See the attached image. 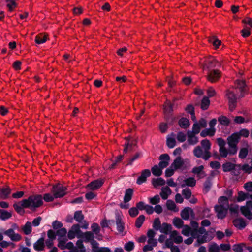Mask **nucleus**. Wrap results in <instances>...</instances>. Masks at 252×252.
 Here are the masks:
<instances>
[{"mask_svg":"<svg viewBox=\"0 0 252 252\" xmlns=\"http://www.w3.org/2000/svg\"><path fill=\"white\" fill-rule=\"evenodd\" d=\"M15 0H7V1H6V2H8L6 6L8 8L9 11H12L13 8L16 7L17 4L15 2Z\"/></svg>","mask_w":252,"mask_h":252,"instance_id":"052dcab7","label":"nucleus"},{"mask_svg":"<svg viewBox=\"0 0 252 252\" xmlns=\"http://www.w3.org/2000/svg\"><path fill=\"white\" fill-rule=\"evenodd\" d=\"M76 246H77V248L78 249H80V252H86V249H85V248L83 244V241L81 239H79L78 240H77V241L76 242Z\"/></svg>","mask_w":252,"mask_h":252,"instance_id":"774afa93","label":"nucleus"},{"mask_svg":"<svg viewBox=\"0 0 252 252\" xmlns=\"http://www.w3.org/2000/svg\"><path fill=\"white\" fill-rule=\"evenodd\" d=\"M160 198L158 194L150 198V203L153 205H156L160 202Z\"/></svg>","mask_w":252,"mask_h":252,"instance_id":"69168bd1","label":"nucleus"},{"mask_svg":"<svg viewBox=\"0 0 252 252\" xmlns=\"http://www.w3.org/2000/svg\"><path fill=\"white\" fill-rule=\"evenodd\" d=\"M201 127L199 126V124H197V122H195L192 126V130H188L187 132H191V133L197 134L200 131Z\"/></svg>","mask_w":252,"mask_h":252,"instance_id":"ea45409f","label":"nucleus"},{"mask_svg":"<svg viewBox=\"0 0 252 252\" xmlns=\"http://www.w3.org/2000/svg\"><path fill=\"white\" fill-rule=\"evenodd\" d=\"M210 105V100L207 96H204L201 101L200 107L203 110H207Z\"/></svg>","mask_w":252,"mask_h":252,"instance_id":"2f4dec72","label":"nucleus"},{"mask_svg":"<svg viewBox=\"0 0 252 252\" xmlns=\"http://www.w3.org/2000/svg\"><path fill=\"white\" fill-rule=\"evenodd\" d=\"M228 208L229 207L224 206L223 204L216 205L214 206V210L217 214V217L219 219H224L226 216Z\"/></svg>","mask_w":252,"mask_h":252,"instance_id":"423d86ee","label":"nucleus"},{"mask_svg":"<svg viewBox=\"0 0 252 252\" xmlns=\"http://www.w3.org/2000/svg\"><path fill=\"white\" fill-rule=\"evenodd\" d=\"M151 172L149 169H146L142 170L140 175L137 178L136 183L138 185H141L145 183L147 178L151 176Z\"/></svg>","mask_w":252,"mask_h":252,"instance_id":"9b49d317","label":"nucleus"},{"mask_svg":"<svg viewBox=\"0 0 252 252\" xmlns=\"http://www.w3.org/2000/svg\"><path fill=\"white\" fill-rule=\"evenodd\" d=\"M241 165L240 164H236L234 169L232 170V174L235 176H238L241 174Z\"/></svg>","mask_w":252,"mask_h":252,"instance_id":"3c124183","label":"nucleus"},{"mask_svg":"<svg viewBox=\"0 0 252 252\" xmlns=\"http://www.w3.org/2000/svg\"><path fill=\"white\" fill-rule=\"evenodd\" d=\"M165 245L171 249V252H173V232L170 233V239L166 240Z\"/></svg>","mask_w":252,"mask_h":252,"instance_id":"e433bc0d","label":"nucleus"},{"mask_svg":"<svg viewBox=\"0 0 252 252\" xmlns=\"http://www.w3.org/2000/svg\"><path fill=\"white\" fill-rule=\"evenodd\" d=\"M21 229L25 235L30 234L32 231L31 223L29 221H27L25 224L22 227Z\"/></svg>","mask_w":252,"mask_h":252,"instance_id":"cd10ccee","label":"nucleus"},{"mask_svg":"<svg viewBox=\"0 0 252 252\" xmlns=\"http://www.w3.org/2000/svg\"><path fill=\"white\" fill-rule=\"evenodd\" d=\"M161 225L162 224H161L159 218L158 217L155 218L153 223V228L157 231L159 230L160 227H161Z\"/></svg>","mask_w":252,"mask_h":252,"instance_id":"79ce46f5","label":"nucleus"},{"mask_svg":"<svg viewBox=\"0 0 252 252\" xmlns=\"http://www.w3.org/2000/svg\"><path fill=\"white\" fill-rule=\"evenodd\" d=\"M193 210L189 207L185 208L181 212V217L185 220H188L189 219V215L193 214Z\"/></svg>","mask_w":252,"mask_h":252,"instance_id":"aec40b11","label":"nucleus"},{"mask_svg":"<svg viewBox=\"0 0 252 252\" xmlns=\"http://www.w3.org/2000/svg\"><path fill=\"white\" fill-rule=\"evenodd\" d=\"M201 145L204 149V159L207 160L211 157V153L209 152L211 149V143L209 140L205 139L201 141Z\"/></svg>","mask_w":252,"mask_h":252,"instance_id":"6e6552de","label":"nucleus"},{"mask_svg":"<svg viewBox=\"0 0 252 252\" xmlns=\"http://www.w3.org/2000/svg\"><path fill=\"white\" fill-rule=\"evenodd\" d=\"M67 233V230L66 228L64 227H62L56 231L57 236H58L60 237H63L66 236Z\"/></svg>","mask_w":252,"mask_h":252,"instance_id":"0e129e2a","label":"nucleus"},{"mask_svg":"<svg viewBox=\"0 0 252 252\" xmlns=\"http://www.w3.org/2000/svg\"><path fill=\"white\" fill-rule=\"evenodd\" d=\"M223 171L224 172H227L232 171L234 169L236 164H233L230 162H226V163L222 164Z\"/></svg>","mask_w":252,"mask_h":252,"instance_id":"c756f323","label":"nucleus"},{"mask_svg":"<svg viewBox=\"0 0 252 252\" xmlns=\"http://www.w3.org/2000/svg\"><path fill=\"white\" fill-rule=\"evenodd\" d=\"M221 76V72L217 69L210 70L207 74V79L212 83L217 81Z\"/></svg>","mask_w":252,"mask_h":252,"instance_id":"1a4fd4ad","label":"nucleus"},{"mask_svg":"<svg viewBox=\"0 0 252 252\" xmlns=\"http://www.w3.org/2000/svg\"><path fill=\"white\" fill-rule=\"evenodd\" d=\"M236 133H237L240 137V139L241 138V137H248L249 136L250 132L246 128L242 129L239 131V132H235Z\"/></svg>","mask_w":252,"mask_h":252,"instance_id":"680f3d73","label":"nucleus"},{"mask_svg":"<svg viewBox=\"0 0 252 252\" xmlns=\"http://www.w3.org/2000/svg\"><path fill=\"white\" fill-rule=\"evenodd\" d=\"M193 155L197 158H202L204 159V151H203L200 146H196L193 151Z\"/></svg>","mask_w":252,"mask_h":252,"instance_id":"b1692460","label":"nucleus"},{"mask_svg":"<svg viewBox=\"0 0 252 252\" xmlns=\"http://www.w3.org/2000/svg\"><path fill=\"white\" fill-rule=\"evenodd\" d=\"M82 237L85 238V242H88L89 241L91 242L94 238V236L93 233L90 231H87L81 235Z\"/></svg>","mask_w":252,"mask_h":252,"instance_id":"c9c22d12","label":"nucleus"},{"mask_svg":"<svg viewBox=\"0 0 252 252\" xmlns=\"http://www.w3.org/2000/svg\"><path fill=\"white\" fill-rule=\"evenodd\" d=\"M180 126L184 129L187 128L189 126V122L188 119L184 117L181 118L178 122Z\"/></svg>","mask_w":252,"mask_h":252,"instance_id":"7c9ffc66","label":"nucleus"},{"mask_svg":"<svg viewBox=\"0 0 252 252\" xmlns=\"http://www.w3.org/2000/svg\"><path fill=\"white\" fill-rule=\"evenodd\" d=\"M215 130H212V129L206 128L201 131L200 135L202 137H205L207 136H213L215 135Z\"/></svg>","mask_w":252,"mask_h":252,"instance_id":"473e14b6","label":"nucleus"},{"mask_svg":"<svg viewBox=\"0 0 252 252\" xmlns=\"http://www.w3.org/2000/svg\"><path fill=\"white\" fill-rule=\"evenodd\" d=\"M249 193H244L243 191H239L238 192V197L237 201L238 202L243 201L247 199H248Z\"/></svg>","mask_w":252,"mask_h":252,"instance_id":"8fccbe9b","label":"nucleus"},{"mask_svg":"<svg viewBox=\"0 0 252 252\" xmlns=\"http://www.w3.org/2000/svg\"><path fill=\"white\" fill-rule=\"evenodd\" d=\"M166 144L169 148H173V132L167 136Z\"/></svg>","mask_w":252,"mask_h":252,"instance_id":"c03bdc74","label":"nucleus"},{"mask_svg":"<svg viewBox=\"0 0 252 252\" xmlns=\"http://www.w3.org/2000/svg\"><path fill=\"white\" fill-rule=\"evenodd\" d=\"M92 231L96 235H98L100 231V227L97 223H93L91 225Z\"/></svg>","mask_w":252,"mask_h":252,"instance_id":"6e6d98bb","label":"nucleus"},{"mask_svg":"<svg viewBox=\"0 0 252 252\" xmlns=\"http://www.w3.org/2000/svg\"><path fill=\"white\" fill-rule=\"evenodd\" d=\"M242 36L244 38H247L251 35V28L249 27L245 26V28L241 31Z\"/></svg>","mask_w":252,"mask_h":252,"instance_id":"a18cd8bd","label":"nucleus"},{"mask_svg":"<svg viewBox=\"0 0 252 252\" xmlns=\"http://www.w3.org/2000/svg\"><path fill=\"white\" fill-rule=\"evenodd\" d=\"M47 40V35H38L35 37V41L37 44H41L45 43Z\"/></svg>","mask_w":252,"mask_h":252,"instance_id":"4c0bfd02","label":"nucleus"},{"mask_svg":"<svg viewBox=\"0 0 252 252\" xmlns=\"http://www.w3.org/2000/svg\"><path fill=\"white\" fill-rule=\"evenodd\" d=\"M172 229V227L171 224L164 222L162 224L161 227H160L159 231L162 233L168 234L173 232L171 231Z\"/></svg>","mask_w":252,"mask_h":252,"instance_id":"4be33fe9","label":"nucleus"},{"mask_svg":"<svg viewBox=\"0 0 252 252\" xmlns=\"http://www.w3.org/2000/svg\"><path fill=\"white\" fill-rule=\"evenodd\" d=\"M240 139L239 135L235 132L232 134L227 138L230 155H234L237 153L238 150L237 144Z\"/></svg>","mask_w":252,"mask_h":252,"instance_id":"7ed1b4c3","label":"nucleus"},{"mask_svg":"<svg viewBox=\"0 0 252 252\" xmlns=\"http://www.w3.org/2000/svg\"><path fill=\"white\" fill-rule=\"evenodd\" d=\"M70 229H71L77 235L78 238H81V235L83 234V232L80 230V226L79 224H76L72 226Z\"/></svg>","mask_w":252,"mask_h":252,"instance_id":"f704fd0d","label":"nucleus"},{"mask_svg":"<svg viewBox=\"0 0 252 252\" xmlns=\"http://www.w3.org/2000/svg\"><path fill=\"white\" fill-rule=\"evenodd\" d=\"M104 181L102 179H98L92 181L86 186L89 189L95 190L100 188L104 184Z\"/></svg>","mask_w":252,"mask_h":252,"instance_id":"9d476101","label":"nucleus"},{"mask_svg":"<svg viewBox=\"0 0 252 252\" xmlns=\"http://www.w3.org/2000/svg\"><path fill=\"white\" fill-rule=\"evenodd\" d=\"M226 96L229 101V108L231 111L236 108L237 105V96L233 92L227 91Z\"/></svg>","mask_w":252,"mask_h":252,"instance_id":"0eeeda50","label":"nucleus"},{"mask_svg":"<svg viewBox=\"0 0 252 252\" xmlns=\"http://www.w3.org/2000/svg\"><path fill=\"white\" fill-rule=\"evenodd\" d=\"M33 248L37 251L44 250L45 248L44 238L41 237L33 244Z\"/></svg>","mask_w":252,"mask_h":252,"instance_id":"f3484780","label":"nucleus"},{"mask_svg":"<svg viewBox=\"0 0 252 252\" xmlns=\"http://www.w3.org/2000/svg\"><path fill=\"white\" fill-rule=\"evenodd\" d=\"M248 154V150L247 148H243L241 149L239 154V158L241 159H244L246 158Z\"/></svg>","mask_w":252,"mask_h":252,"instance_id":"4d7b16f0","label":"nucleus"},{"mask_svg":"<svg viewBox=\"0 0 252 252\" xmlns=\"http://www.w3.org/2000/svg\"><path fill=\"white\" fill-rule=\"evenodd\" d=\"M21 203L22 206L24 208H30L33 210L43 205V196L41 194L32 195L27 199H23Z\"/></svg>","mask_w":252,"mask_h":252,"instance_id":"f03ea898","label":"nucleus"},{"mask_svg":"<svg viewBox=\"0 0 252 252\" xmlns=\"http://www.w3.org/2000/svg\"><path fill=\"white\" fill-rule=\"evenodd\" d=\"M123 158V155H120L118 157H117L112 163V164L109 167V168L110 169H113L115 168L116 166H117V164L119 162H120Z\"/></svg>","mask_w":252,"mask_h":252,"instance_id":"49530a36","label":"nucleus"},{"mask_svg":"<svg viewBox=\"0 0 252 252\" xmlns=\"http://www.w3.org/2000/svg\"><path fill=\"white\" fill-rule=\"evenodd\" d=\"M213 173H211V174L206 178V181L203 184V190L206 193L209 192L211 189L212 186V181L213 180Z\"/></svg>","mask_w":252,"mask_h":252,"instance_id":"4468645a","label":"nucleus"},{"mask_svg":"<svg viewBox=\"0 0 252 252\" xmlns=\"http://www.w3.org/2000/svg\"><path fill=\"white\" fill-rule=\"evenodd\" d=\"M116 224L117 230L119 232H123L125 229V223L123 222L121 217L118 214L116 215Z\"/></svg>","mask_w":252,"mask_h":252,"instance_id":"6ab92c4d","label":"nucleus"},{"mask_svg":"<svg viewBox=\"0 0 252 252\" xmlns=\"http://www.w3.org/2000/svg\"><path fill=\"white\" fill-rule=\"evenodd\" d=\"M11 190L9 187L1 188L0 187V198L5 200L8 198L11 193Z\"/></svg>","mask_w":252,"mask_h":252,"instance_id":"a211bd4d","label":"nucleus"},{"mask_svg":"<svg viewBox=\"0 0 252 252\" xmlns=\"http://www.w3.org/2000/svg\"><path fill=\"white\" fill-rule=\"evenodd\" d=\"M12 216L10 212L3 209H0V219L2 220H5Z\"/></svg>","mask_w":252,"mask_h":252,"instance_id":"c85d7f7f","label":"nucleus"},{"mask_svg":"<svg viewBox=\"0 0 252 252\" xmlns=\"http://www.w3.org/2000/svg\"><path fill=\"white\" fill-rule=\"evenodd\" d=\"M151 183L154 187L157 189L158 187L163 186L165 184V181L161 177L153 178Z\"/></svg>","mask_w":252,"mask_h":252,"instance_id":"412c9836","label":"nucleus"},{"mask_svg":"<svg viewBox=\"0 0 252 252\" xmlns=\"http://www.w3.org/2000/svg\"><path fill=\"white\" fill-rule=\"evenodd\" d=\"M182 193L185 198L187 199L190 198L191 196V190L189 188H186L183 189Z\"/></svg>","mask_w":252,"mask_h":252,"instance_id":"e2e57ef3","label":"nucleus"},{"mask_svg":"<svg viewBox=\"0 0 252 252\" xmlns=\"http://www.w3.org/2000/svg\"><path fill=\"white\" fill-rule=\"evenodd\" d=\"M220 205L223 204L224 206L229 207L228 198L226 196H221L218 199Z\"/></svg>","mask_w":252,"mask_h":252,"instance_id":"13d9d810","label":"nucleus"},{"mask_svg":"<svg viewBox=\"0 0 252 252\" xmlns=\"http://www.w3.org/2000/svg\"><path fill=\"white\" fill-rule=\"evenodd\" d=\"M240 210L241 213L248 219L251 220L252 219V213L249 207L242 206L240 208Z\"/></svg>","mask_w":252,"mask_h":252,"instance_id":"5701e85b","label":"nucleus"},{"mask_svg":"<svg viewBox=\"0 0 252 252\" xmlns=\"http://www.w3.org/2000/svg\"><path fill=\"white\" fill-rule=\"evenodd\" d=\"M13 208L16 211L17 213L20 215H23L25 213V211L23 209V206H22L21 204L19 205L17 203H14L13 204Z\"/></svg>","mask_w":252,"mask_h":252,"instance_id":"864d4df0","label":"nucleus"},{"mask_svg":"<svg viewBox=\"0 0 252 252\" xmlns=\"http://www.w3.org/2000/svg\"><path fill=\"white\" fill-rule=\"evenodd\" d=\"M66 190L67 188L65 186H63L59 183L53 186L51 192L53 193L55 198H62L65 195Z\"/></svg>","mask_w":252,"mask_h":252,"instance_id":"20e7f679","label":"nucleus"},{"mask_svg":"<svg viewBox=\"0 0 252 252\" xmlns=\"http://www.w3.org/2000/svg\"><path fill=\"white\" fill-rule=\"evenodd\" d=\"M124 248L127 252H131L134 248V243L132 241H128L124 245Z\"/></svg>","mask_w":252,"mask_h":252,"instance_id":"5fc2aeb1","label":"nucleus"},{"mask_svg":"<svg viewBox=\"0 0 252 252\" xmlns=\"http://www.w3.org/2000/svg\"><path fill=\"white\" fill-rule=\"evenodd\" d=\"M162 169L161 168V167L158 165H155L153 167L151 168V171L152 174L157 177H159L161 176L162 174Z\"/></svg>","mask_w":252,"mask_h":252,"instance_id":"bb28decb","label":"nucleus"},{"mask_svg":"<svg viewBox=\"0 0 252 252\" xmlns=\"http://www.w3.org/2000/svg\"><path fill=\"white\" fill-rule=\"evenodd\" d=\"M133 193V190L132 189L128 188L126 190L124 197V201L125 203L128 202L131 199Z\"/></svg>","mask_w":252,"mask_h":252,"instance_id":"393cba45","label":"nucleus"},{"mask_svg":"<svg viewBox=\"0 0 252 252\" xmlns=\"http://www.w3.org/2000/svg\"><path fill=\"white\" fill-rule=\"evenodd\" d=\"M159 160L160 162L158 165L163 169L169 165L170 157L168 154H163L159 156Z\"/></svg>","mask_w":252,"mask_h":252,"instance_id":"f8f14e48","label":"nucleus"},{"mask_svg":"<svg viewBox=\"0 0 252 252\" xmlns=\"http://www.w3.org/2000/svg\"><path fill=\"white\" fill-rule=\"evenodd\" d=\"M163 112L165 122L161 123L159 126L160 131L163 133L173 125V104L170 100H167L164 103Z\"/></svg>","mask_w":252,"mask_h":252,"instance_id":"f257e3e1","label":"nucleus"},{"mask_svg":"<svg viewBox=\"0 0 252 252\" xmlns=\"http://www.w3.org/2000/svg\"><path fill=\"white\" fill-rule=\"evenodd\" d=\"M220 247L217 243L213 242L208 247L209 252H219Z\"/></svg>","mask_w":252,"mask_h":252,"instance_id":"37998d69","label":"nucleus"},{"mask_svg":"<svg viewBox=\"0 0 252 252\" xmlns=\"http://www.w3.org/2000/svg\"><path fill=\"white\" fill-rule=\"evenodd\" d=\"M174 226L178 228H182L184 226V221L179 218L174 217Z\"/></svg>","mask_w":252,"mask_h":252,"instance_id":"603ef678","label":"nucleus"},{"mask_svg":"<svg viewBox=\"0 0 252 252\" xmlns=\"http://www.w3.org/2000/svg\"><path fill=\"white\" fill-rule=\"evenodd\" d=\"M217 61L213 58H209L206 61L205 66L208 69H210L212 68L216 67L217 65Z\"/></svg>","mask_w":252,"mask_h":252,"instance_id":"a878e982","label":"nucleus"},{"mask_svg":"<svg viewBox=\"0 0 252 252\" xmlns=\"http://www.w3.org/2000/svg\"><path fill=\"white\" fill-rule=\"evenodd\" d=\"M233 223L234 225L240 230L244 229L247 225L246 220L243 218H238L234 219Z\"/></svg>","mask_w":252,"mask_h":252,"instance_id":"ddd939ff","label":"nucleus"},{"mask_svg":"<svg viewBox=\"0 0 252 252\" xmlns=\"http://www.w3.org/2000/svg\"><path fill=\"white\" fill-rule=\"evenodd\" d=\"M73 218L77 222L81 223L84 219V216L81 211H76L74 212Z\"/></svg>","mask_w":252,"mask_h":252,"instance_id":"72a5a7b5","label":"nucleus"},{"mask_svg":"<svg viewBox=\"0 0 252 252\" xmlns=\"http://www.w3.org/2000/svg\"><path fill=\"white\" fill-rule=\"evenodd\" d=\"M189 165L188 159H183L181 156H178L174 159V171L178 169L186 170Z\"/></svg>","mask_w":252,"mask_h":252,"instance_id":"39448f33","label":"nucleus"},{"mask_svg":"<svg viewBox=\"0 0 252 252\" xmlns=\"http://www.w3.org/2000/svg\"><path fill=\"white\" fill-rule=\"evenodd\" d=\"M183 226L184 227L182 231V233L186 236H189L191 231V227L188 225H186Z\"/></svg>","mask_w":252,"mask_h":252,"instance_id":"bf43d9fd","label":"nucleus"},{"mask_svg":"<svg viewBox=\"0 0 252 252\" xmlns=\"http://www.w3.org/2000/svg\"><path fill=\"white\" fill-rule=\"evenodd\" d=\"M219 153L221 158H226L227 155H229V149L227 150L225 147L219 148Z\"/></svg>","mask_w":252,"mask_h":252,"instance_id":"09e8293b","label":"nucleus"},{"mask_svg":"<svg viewBox=\"0 0 252 252\" xmlns=\"http://www.w3.org/2000/svg\"><path fill=\"white\" fill-rule=\"evenodd\" d=\"M196 135L191 132H187V142L189 145H195L198 142V138Z\"/></svg>","mask_w":252,"mask_h":252,"instance_id":"2eb2a0df","label":"nucleus"},{"mask_svg":"<svg viewBox=\"0 0 252 252\" xmlns=\"http://www.w3.org/2000/svg\"><path fill=\"white\" fill-rule=\"evenodd\" d=\"M171 193L172 190L168 186H166L161 188L160 195L163 200H166Z\"/></svg>","mask_w":252,"mask_h":252,"instance_id":"dca6fc26","label":"nucleus"},{"mask_svg":"<svg viewBox=\"0 0 252 252\" xmlns=\"http://www.w3.org/2000/svg\"><path fill=\"white\" fill-rule=\"evenodd\" d=\"M145 216L143 215H140L136 220L135 225L137 228L141 227L145 220Z\"/></svg>","mask_w":252,"mask_h":252,"instance_id":"a19ab883","label":"nucleus"},{"mask_svg":"<svg viewBox=\"0 0 252 252\" xmlns=\"http://www.w3.org/2000/svg\"><path fill=\"white\" fill-rule=\"evenodd\" d=\"M219 123L224 126H228L230 123V120L224 116H221L218 118Z\"/></svg>","mask_w":252,"mask_h":252,"instance_id":"58836bf2","label":"nucleus"},{"mask_svg":"<svg viewBox=\"0 0 252 252\" xmlns=\"http://www.w3.org/2000/svg\"><path fill=\"white\" fill-rule=\"evenodd\" d=\"M55 197L53 195H52L50 193H45L44 194V196L43 197V199L44 200L45 202H50L53 201Z\"/></svg>","mask_w":252,"mask_h":252,"instance_id":"338daca9","label":"nucleus"},{"mask_svg":"<svg viewBox=\"0 0 252 252\" xmlns=\"http://www.w3.org/2000/svg\"><path fill=\"white\" fill-rule=\"evenodd\" d=\"M185 185L189 187H194L196 184V181L193 177H189L184 180Z\"/></svg>","mask_w":252,"mask_h":252,"instance_id":"de8ad7c7","label":"nucleus"}]
</instances>
